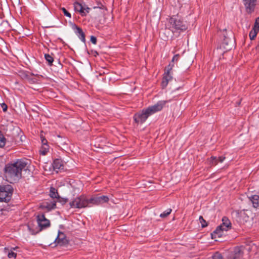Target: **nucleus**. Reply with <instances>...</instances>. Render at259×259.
<instances>
[{
    "label": "nucleus",
    "mask_w": 259,
    "mask_h": 259,
    "mask_svg": "<svg viewBox=\"0 0 259 259\" xmlns=\"http://www.w3.org/2000/svg\"><path fill=\"white\" fill-rule=\"evenodd\" d=\"M29 164L30 162L28 159H20L6 165L5 167L6 176L9 179L10 183H13L19 180L22 176V170L25 169Z\"/></svg>",
    "instance_id": "nucleus-1"
},
{
    "label": "nucleus",
    "mask_w": 259,
    "mask_h": 259,
    "mask_svg": "<svg viewBox=\"0 0 259 259\" xmlns=\"http://www.w3.org/2000/svg\"><path fill=\"white\" fill-rule=\"evenodd\" d=\"M168 26L174 33H180L185 31L188 27L186 23L181 19L175 16L171 17L168 20Z\"/></svg>",
    "instance_id": "nucleus-2"
},
{
    "label": "nucleus",
    "mask_w": 259,
    "mask_h": 259,
    "mask_svg": "<svg viewBox=\"0 0 259 259\" xmlns=\"http://www.w3.org/2000/svg\"><path fill=\"white\" fill-rule=\"evenodd\" d=\"M231 228V223L230 220L226 217L222 218V224L218 226L211 233L212 238L221 237L223 235V231H227Z\"/></svg>",
    "instance_id": "nucleus-3"
},
{
    "label": "nucleus",
    "mask_w": 259,
    "mask_h": 259,
    "mask_svg": "<svg viewBox=\"0 0 259 259\" xmlns=\"http://www.w3.org/2000/svg\"><path fill=\"white\" fill-rule=\"evenodd\" d=\"M36 221L39 227L38 230L34 231L30 228L28 226V229L32 234L35 235L42 230L46 229L50 226V222L49 220L46 218L45 214L41 213L36 216Z\"/></svg>",
    "instance_id": "nucleus-4"
},
{
    "label": "nucleus",
    "mask_w": 259,
    "mask_h": 259,
    "mask_svg": "<svg viewBox=\"0 0 259 259\" xmlns=\"http://www.w3.org/2000/svg\"><path fill=\"white\" fill-rule=\"evenodd\" d=\"M69 205L72 208H82L90 205L89 199H88L84 195H80L75 198L73 200L70 202Z\"/></svg>",
    "instance_id": "nucleus-5"
},
{
    "label": "nucleus",
    "mask_w": 259,
    "mask_h": 259,
    "mask_svg": "<svg viewBox=\"0 0 259 259\" xmlns=\"http://www.w3.org/2000/svg\"><path fill=\"white\" fill-rule=\"evenodd\" d=\"M13 189L12 186L7 185L0 187V201L8 202L11 199Z\"/></svg>",
    "instance_id": "nucleus-6"
},
{
    "label": "nucleus",
    "mask_w": 259,
    "mask_h": 259,
    "mask_svg": "<svg viewBox=\"0 0 259 259\" xmlns=\"http://www.w3.org/2000/svg\"><path fill=\"white\" fill-rule=\"evenodd\" d=\"M174 65L169 63V64L165 68V72L163 74V79L161 82V86L162 88H165L168 82L170 81L172 77L171 74V70H172Z\"/></svg>",
    "instance_id": "nucleus-7"
},
{
    "label": "nucleus",
    "mask_w": 259,
    "mask_h": 259,
    "mask_svg": "<svg viewBox=\"0 0 259 259\" xmlns=\"http://www.w3.org/2000/svg\"><path fill=\"white\" fill-rule=\"evenodd\" d=\"M150 116L147 109H143L141 112L136 113L134 116V119L137 123H143Z\"/></svg>",
    "instance_id": "nucleus-8"
},
{
    "label": "nucleus",
    "mask_w": 259,
    "mask_h": 259,
    "mask_svg": "<svg viewBox=\"0 0 259 259\" xmlns=\"http://www.w3.org/2000/svg\"><path fill=\"white\" fill-rule=\"evenodd\" d=\"M73 5L75 11L79 13L82 16H85L87 13H89L90 9L85 5H82L78 2H75Z\"/></svg>",
    "instance_id": "nucleus-9"
},
{
    "label": "nucleus",
    "mask_w": 259,
    "mask_h": 259,
    "mask_svg": "<svg viewBox=\"0 0 259 259\" xmlns=\"http://www.w3.org/2000/svg\"><path fill=\"white\" fill-rule=\"evenodd\" d=\"M166 102L165 101H159L155 105L148 107L147 110L150 115H151L157 112L161 111L166 104Z\"/></svg>",
    "instance_id": "nucleus-10"
},
{
    "label": "nucleus",
    "mask_w": 259,
    "mask_h": 259,
    "mask_svg": "<svg viewBox=\"0 0 259 259\" xmlns=\"http://www.w3.org/2000/svg\"><path fill=\"white\" fill-rule=\"evenodd\" d=\"M109 198L107 196H100L93 197L89 199L90 204L92 205H100L109 201Z\"/></svg>",
    "instance_id": "nucleus-11"
},
{
    "label": "nucleus",
    "mask_w": 259,
    "mask_h": 259,
    "mask_svg": "<svg viewBox=\"0 0 259 259\" xmlns=\"http://www.w3.org/2000/svg\"><path fill=\"white\" fill-rule=\"evenodd\" d=\"M257 0H243V4L247 13L251 14L254 12Z\"/></svg>",
    "instance_id": "nucleus-12"
},
{
    "label": "nucleus",
    "mask_w": 259,
    "mask_h": 259,
    "mask_svg": "<svg viewBox=\"0 0 259 259\" xmlns=\"http://www.w3.org/2000/svg\"><path fill=\"white\" fill-rule=\"evenodd\" d=\"M19 248L18 247L9 248H5V252L7 254L8 257L10 259H15L17 256V253L15 251L17 250Z\"/></svg>",
    "instance_id": "nucleus-13"
},
{
    "label": "nucleus",
    "mask_w": 259,
    "mask_h": 259,
    "mask_svg": "<svg viewBox=\"0 0 259 259\" xmlns=\"http://www.w3.org/2000/svg\"><path fill=\"white\" fill-rule=\"evenodd\" d=\"M73 29L74 30L75 34L77 35L79 38L83 42L85 41V34L83 32L82 29L75 24L73 27Z\"/></svg>",
    "instance_id": "nucleus-14"
},
{
    "label": "nucleus",
    "mask_w": 259,
    "mask_h": 259,
    "mask_svg": "<svg viewBox=\"0 0 259 259\" xmlns=\"http://www.w3.org/2000/svg\"><path fill=\"white\" fill-rule=\"evenodd\" d=\"M55 242L60 245H63L66 244L67 239L66 238L65 235L63 232L59 231Z\"/></svg>",
    "instance_id": "nucleus-15"
},
{
    "label": "nucleus",
    "mask_w": 259,
    "mask_h": 259,
    "mask_svg": "<svg viewBox=\"0 0 259 259\" xmlns=\"http://www.w3.org/2000/svg\"><path fill=\"white\" fill-rule=\"evenodd\" d=\"M225 159L226 157L224 156H220L219 157L211 156L208 159V160L211 166H215L218 164L219 162H223Z\"/></svg>",
    "instance_id": "nucleus-16"
},
{
    "label": "nucleus",
    "mask_w": 259,
    "mask_h": 259,
    "mask_svg": "<svg viewBox=\"0 0 259 259\" xmlns=\"http://www.w3.org/2000/svg\"><path fill=\"white\" fill-rule=\"evenodd\" d=\"M54 170L58 172L59 170L63 169L64 165L62 160L60 159H56L54 160L52 164Z\"/></svg>",
    "instance_id": "nucleus-17"
},
{
    "label": "nucleus",
    "mask_w": 259,
    "mask_h": 259,
    "mask_svg": "<svg viewBox=\"0 0 259 259\" xmlns=\"http://www.w3.org/2000/svg\"><path fill=\"white\" fill-rule=\"evenodd\" d=\"M40 207L42 208L46 209L48 210H51L53 209H54L56 207V202H51L50 203L49 202H45L43 203Z\"/></svg>",
    "instance_id": "nucleus-18"
},
{
    "label": "nucleus",
    "mask_w": 259,
    "mask_h": 259,
    "mask_svg": "<svg viewBox=\"0 0 259 259\" xmlns=\"http://www.w3.org/2000/svg\"><path fill=\"white\" fill-rule=\"evenodd\" d=\"M250 200L254 208H257L259 206V196L254 195L250 197Z\"/></svg>",
    "instance_id": "nucleus-19"
},
{
    "label": "nucleus",
    "mask_w": 259,
    "mask_h": 259,
    "mask_svg": "<svg viewBox=\"0 0 259 259\" xmlns=\"http://www.w3.org/2000/svg\"><path fill=\"white\" fill-rule=\"evenodd\" d=\"M50 196L52 198H59V196L57 190L54 187H51V188H50Z\"/></svg>",
    "instance_id": "nucleus-20"
},
{
    "label": "nucleus",
    "mask_w": 259,
    "mask_h": 259,
    "mask_svg": "<svg viewBox=\"0 0 259 259\" xmlns=\"http://www.w3.org/2000/svg\"><path fill=\"white\" fill-rule=\"evenodd\" d=\"M226 29H224L223 30V37H224V39H223V42H222V45H224V47L225 48V46H228L230 42L231 41V40H230V39H229L226 34Z\"/></svg>",
    "instance_id": "nucleus-21"
},
{
    "label": "nucleus",
    "mask_w": 259,
    "mask_h": 259,
    "mask_svg": "<svg viewBox=\"0 0 259 259\" xmlns=\"http://www.w3.org/2000/svg\"><path fill=\"white\" fill-rule=\"evenodd\" d=\"M49 145H45L41 146V147L40 149V153L42 155H45L49 152Z\"/></svg>",
    "instance_id": "nucleus-22"
},
{
    "label": "nucleus",
    "mask_w": 259,
    "mask_h": 259,
    "mask_svg": "<svg viewBox=\"0 0 259 259\" xmlns=\"http://www.w3.org/2000/svg\"><path fill=\"white\" fill-rule=\"evenodd\" d=\"M45 58L48 62L49 65H52V63L54 61V59L52 56H51L50 54H46L45 55Z\"/></svg>",
    "instance_id": "nucleus-23"
},
{
    "label": "nucleus",
    "mask_w": 259,
    "mask_h": 259,
    "mask_svg": "<svg viewBox=\"0 0 259 259\" xmlns=\"http://www.w3.org/2000/svg\"><path fill=\"white\" fill-rule=\"evenodd\" d=\"M6 139L2 132L0 131V147L2 148L6 144Z\"/></svg>",
    "instance_id": "nucleus-24"
},
{
    "label": "nucleus",
    "mask_w": 259,
    "mask_h": 259,
    "mask_svg": "<svg viewBox=\"0 0 259 259\" xmlns=\"http://www.w3.org/2000/svg\"><path fill=\"white\" fill-rule=\"evenodd\" d=\"M259 30H256L253 28V30H251L249 33V37L250 39H253L256 36L257 33Z\"/></svg>",
    "instance_id": "nucleus-25"
},
{
    "label": "nucleus",
    "mask_w": 259,
    "mask_h": 259,
    "mask_svg": "<svg viewBox=\"0 0 259 259\" xmlns=\"http://www.w3.org/2000/svg\"><path fill=\"white\" fill-rule=\"evenodd\" d=\"M171 212V209L170 208H168L166 209L165 211L163 212L160 214V217L162 218H164L168 216Z\"/></svg>",
    "instance_id": "nucleus-26"
},
{
    "label": "nucleus",
    "mask_w": 259,
    "mask_h": 259,
    "mask_svg": "<svg viewBox=\"0 0 259 259\" xmlns=\"http://www.w3.org/2000/svg\"><path fill=\"white\" fill-rule=\"evenodd\" d=\"M199 221L200 223L201 224V226L202 228H204L206 226H207V224L205 220L203 219V218L202 216L199 217Z\"/></svg>",
    "instance_id": "nucleus-27"
},
{
    "label": "nucleus",
    "mask_w": 259,
    "mask_h": 259,
    "mask_svg": "<svg viewBox=\"0 0 259 259\" xmlns=\"http://www.w3.org/2000/svg\"><path fill=\"white\" fill-rule=\"evenodd\" d=\"M239 257V253H231L228 257V259H237Z\"/></svg>",
    "instance_id": "nucleus-28"
},
{
    "label": "nucleus",
    "mask_w": 259,
    "mask_h": 259,
    "mask_svg": "<svg viewBox=\"0 0 259 259\" xmlns=\"http://www.w3.org/2000/svg\"><path fill=\"white\" fill-rule=\"evenodd\" d=\"M212 259H224L221 254L216 252L212 256Z\"/></svg>",
    "instance_id": "nucleus-29"
},
{
    "label": "nucleus",
    "mask_w": 259,
    "mask_h": 259,
    "mask_svg": "<svg viewBox=\"0 0 259 259\" xmlns=\"http://www.w3.org/2000/svg\"><path fill=\"white\" fill-rule=\"evenodd\" d=\"M40 137L41 141L42 146L48 144L47 140L42 135H40Z\"/></svg>",
    "instance_id": "nucleus-30"
},
{
    "label": "nucleus",
    "mask_w": 259,
    "mask_h": 259,
    "mask_svg": "<svg viewBox=\"0 0 259 259\" xmlns=\"http://www.w3.org/2000/svg\"><path fill=\"white\" fill-rule=\"evenodd\" d=\"M253 28H254L256 30H259V17H257L256 19Z\"/></svg>",
    "instance_id": "nucleus-31"
},
{
    "label": "nucleus",
    "mask_w": 259,
    "mask_h": 259,
    "mask_svg": "<svg viewBox=\"0 0 259 259\" xmlns=\"http://www.w3.org/2000/svg\"><path fill=\"white\" fill-rule=\"evenodd\" d=\"M61 10H62L64 15L70 18L71 17V14L69 13L64 8H62Z\"/></svg>",
    "instance_id": "nucleus-32"
},
{
    "label": "nucleus",
    "mask_w": 259,
    "mask_h": 259,
    "mask_svg": "<svg viewBox=\"0 0 259 259\" xmlns=\"http://www.w3.org/2000/svg\"><path fill=\"white\" fill-rule=\"evenodd\" d=\"M1 106L3 109L4 112H6L8 110V106L5 103H3L1 104Z\"/></svg>",
    "instance_id": "nucleus-33"
},
{
    "label": "nucleus",
    "mask_w": 259,
    "mask_h": 259,
    "mask_svg": "<svg viewBox=\"0 0 259 259\" xmlns=\"http://www.w3.org/2000/svg\"><path fill=\"white\" fill-rule=\"evenodd\" d=\"M179 57H180V56L179 54H177L176 55H175L173 58H172V63H170L171 64H174L172 63L174 62V61H177L179 59Z\"/></svg>",
    "instance_id": "nucleus-34"
},
{
    "label": "nucleus",
    "mask_w": 259,
    "mask_h": 259,
    "mask_svg": "<svg viewBox=\"0 0 259 259\" xmlns=\"http://www.w3.org/2000/svg\"><path fill=\"white\" fill-rule=\"evenodd\" d=\"M91 41L94 45H96L97 44V38L94 36H91Z\"/></svg>",
    "instance_id": "nucleus-35"
},
{
    "label": "nucleus",
    "mask_w": 259,
    "mask_h": 259,
    "mask_svg": "<svg viewBox=\"0 0 259 259\" xmlns=\"http://www.w3.org/2000/svg\"><path fill=\"white\" fill-rule=\"evenodd\" d=\"M226 49L230 50V48H226Z\"/></svg>",
    "instance_id": "nucleus-36"
}]
</instances>
